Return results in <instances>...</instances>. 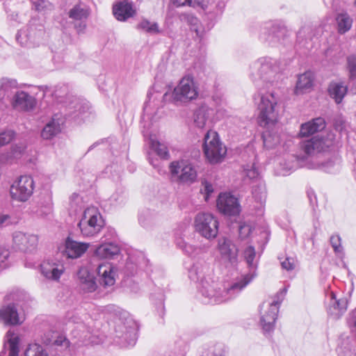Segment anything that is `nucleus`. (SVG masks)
I'll use <instances>...</instances> for the list:
<instances>
[{
	"label": "nucleus",
	"mask_w": 356,
	"mask_h": 356,
	"mask_svg": "<svg viewBox=\"0 0 356 356\" xmlns=\"http://www.w3.org/2000/svg\"><path fill=\"white\" fill-rule=\"evenodd\" d=\"M257 274L254 271L241 275L233 280L227 287L217 283L214 286V291L209 296L207 293L209 285L205 283L201 289L204 296V304H220L238 296L256 277Z\"/></svg>",
	"instance_id": "1"
},
{
	"label": "nucleus",
	"mask_w": 356,
	"mask_h": 356,
	"mask_svg": "<svg viewBox=\"0 0 356 356\" xmlns=\"http://www.w3.org/2000/svg\"><path fill=\"white\" fill-rule=\"evenodd\" d=\"M250 77L259 90L273 86L280 76L277 61L270 57L259 58L250 66Z\"/></svg>",
	"instance_id": "2"
},
{
	"label": "nucleus",
	"mask_w": 356,
	"mask_h": 356,
	"mask_svg": "<svg viewBox=\"0 0 356 356\" xmlns=\"http://www.w3.org/2000/svg\"><path fill=\"white\" fill-rule=\"evenodd\" d=\"M260 102L258 104V123L261 127H267L277 122L280 106L279 97L274 92H259Z\"/></svg>",
	"instance_id": "3"
},
{
	"label": "nucleus",
	"mask_w": 356,
	"mask_h": 356,
	"mask_svg": "<svg viewBox=\"0 0 356 356\" xmlns=\"http://www.w3.org/2000/svg\"><path fill=\"white\" fill-rule=\"evenodd\" d=\"M286 289H282L276 293L270 302H264L261 305L260 325L265 333L270 334L275 325L280 305L284 300Z\"/></svg>",
	"instance_id": "4"
},
{
	"label": "nucleus",
	"mask_w": 356,
	"mask_h": 356,
	"mask_svg": "<svg viewBox=\"0 0 356 356\" xmlns=\"http://www.w3.org/2000/svg\"><path fill=\"white\" fill-rule=\"evenodd\" d=\"M169 170L172 179L179 184L191 185L197 181V169L188 159L172 161L169 165Z\"/></svg>",
	"instance_id": "5"
},
{
	"label": "nucleus",
	"mask_w": 356,
	"mask_h": 356,
	"mask_svg": "<svg viewBox=\"0 0 356 356\" xmlns=\"http://www.w3.org/2000/svg\"><path fill=\"white\" fill-rule=\"evenodd\" d=\"M203 151L211 164L221 163L227 154L226 147L220 140L218 133L212 130H209L204 136Z\"/></svg>",
	"instance_id": "6"
},
{
	"label": "nucleus",
	"mask_w": 356,
	"mask_h": 356,
	"mask_svg": "<svg viewBox=\"0 0 356 356\" xmlns=\"http://www.w3.org/2000/svg\"><path fill=\"white\" fill-rule=\"evenodd\" d=\"M78 226L83 236L90 237L97 234L104 226L97 208L89 207L85 209Z\"/></svg>",
	"instance_id": "7"
},
{
	"label": "nucleus",
	"mask_w": 356,
	"mask_h": 356,
	"mask_svg": "<svg viewBox=\"0 0 356 356\" xmlns=\"http://www.w3.org/2000/svg\"><path fill=\"white\" fill-rule=\"evenodd\" d=\"M211 269L209 264L205 262H197L193 265L188 271L189 278L197 284V295L200 300L204 303V296L202 293V287L205 283L209 286L208 288V295L211 296V293L214 291V286L216 282L211 280L210 277Z\"/></svg>",
	"instance_id": "8"
},
{
	"label": "nucleus",
	"mask_w": 356,
	"mask_h": 356,
	"mask_svg": "<svg viewBox=\"0 0 356 356\" xmlns=\"http://www.w3.org/2000/svg\"><path fill=\"white\" fill-rule=\"evenodd\" d=\"M195 231L202 237L211 240L218 233L219 222L211 213L201 212L196 215L194 220Z\"/></svg>",
	"instance_id": "9"
},
{
	"label": "nucleus",
	"mask_w": 356,
	"mask_h": 356,
	"mask_svg": "<svg viewBox=\"0 0 356 356\" xmlns=\"http://www.w3.org/2000/svg\"><path fill=\"white\" fill-rule=\"evenodd\" d=\"M334 140V135L331 132L326 134H318L309 140L303 141L300 145V148L307 156H310L328 149L333 145Z\"/></svg>",
	"instance_id": "10"
},
{
	"label": "nucleus",
	"mask_w": 356,
	"mask_h": 356,
	"mask_svg": "<svg viewBox=\"0 0 356 356\" xmlns=\"http://www.w3.org/2000/svg\"><path fill=\"white\" fill-rule=\"evenodd\" d=\"M33 179L31 176L24 175L13 183L10 193L12 199L18 202H26L33 194Z\"/></svg>",
	"instance_id": "11"
},
{
	"label": "nucleus",
	"mask_w": 356,
	"mask_h": 356,
	"mask_svg": "<svg viewBox=\"0 0 356 356\" xmlns=\"http://www.w3.org/2000/svg\"><path fill=\"white\" fill-rule=\"evenodd\" d=\"M198 88L193 78L186 76L174 89L172 98L175 102H188L197 98Z\"/></svg>",
	"instance_id": "12"
},
{
	"label": "nucleus",
	"mask_w": 356,
	"mask_h": 356,
	"mask_svg": "<svg viewBox=\"0 0 356 356\" xmlns=\"http://www.w3.org/2000/svg\"><path fill=\"white\" fill-rule=\"evenodd\" d=\"M69 324H74L72 334L74 338L81 341L83 344H97L99 343V341L95 339L92 334L91 327L81 321L80 318L72 316L70 318Z\"/></svg>",
	"instance_id": "13"
},
{
	"label": "nucleus",
	"mask_w": 356,
	"mask_h": 356,
	"mask_svg": "<svg viewBox=\"0 0 356 356\" xmlns=\"http://www.w3.org/2000/svg\"><path fill=\"white\" fill-rule=\"evenodd\" d=\"M216 202L218 210L225 216H236L241 212L238 200L229 193H220Z\"/></svg>",
	"instance_id": "14"
},
{
	"label": "nucleus",
	"mask_w": 356,
	"mask_h": 356,
	"mask_svg": "<svg viewBox=\"0 0 356 356\" xmlns=\"http://www.w3.org/2000/svg\"><path fill=\"white\" fill-rule=\"evenodd\" d=\"M325 302L327 313L334 318H339L347 308L346 300L343 298L337 299L335 293L331 290H327L325 292Z\"/></svg>",
	"instance_id": "15"
},
{
	"label": "nucleus",
	"mask_w": 356,
	"mask_h": 356,
	"mask_svg": "<svg viewBox=\"0 0 356 356\" xmlns=\"http://www.w3.org/2000/svg\"><path fill=\"white\" fill-rule=\"evenodd\" d=\"M40 271L47 279L58 281L65 271L64 264L58 258L49 259L41 264Z\"/></svg>",
	"instance_id": "16"
},
{
	"label": "nucleus",
	"mask_w": 356,
	"mask_h": 356,
	"mask_svg": "<svg viewBox=\"0 0 356 356\" xmlns=\"http://www.w3.org/2000/svg\"><path fill=\"white\" fill-rule=\"evenodd\" d=\"M143 134L145 138H148L151 149L154 150L159 156L161 159H168L170 154L168 147L164 143L158 140L156 129L151 130L150 128L146 127L145 124Z\"/></svg>",
	"instance_id": "17"
},
{
	"label": "nucleus",
	"mask_w": 356,
	"mask_h": 356,
	"mask_svg": "<svg viewBox=\"0 0 356 356\" xmlns=\"http://www.w3.org/2000/svg\"><path fill=\"white\" fill-rule=\"evenodd\" d=\"M13 242L20 250L24 252H32L38 246V238L35 234L17 232L13 234Z\"/></svg>",
	"instance_id": "18"
},
{
	"label": "nucleus",
	"mask_w": 356,
	"mask_h": 356,
	"mask_svg": "<svg viewBox=\"0 0 356 356\" xmlns=\"http://www.w3.org/2000/svg\"><path fill=\"white\" fill-rule=\"evenodd\" d=\"M113 13L117 20L127 21L136 14L133 1L131 0H122L117 2L113 6Z\"/></svg>",
	"instance_id": "19"
},
{
	"label": "nucleus",
	"mask_w": 356,
	"mask_h": 356,
	"mask_svg": "<svg viewBox=\"0 0 356 356\" xmlns=\"http://www.w3.org/2000/svg\"><path fill=\"white\" fill-rule=\"evenodd\" d=\"M285 28L278 24H269L260 35V39L264 42L273 45L281 40L285 35Z\"/></svg>",
	"instance_id": "20"
},
{
	"label": "nucleus",
	"mask_w": 356,
	"mask_h": 356,
	"mask_svg": "<svg viewBox=\"0 0 356 356\" xmlns=\"http://www.w3.org/2000/svg\"><path fill=\"white\" fill-rule=\"evenodd\" d=\"M77 280L81 290L84 293L94 292L97 288L95 277L87 267L79 268L77 272Z\"/></svg>",
	"instance_id": "21"
},
{
	"label": "nucleus",
	"mask_w": 356,
	"mask_h": 356,
	"mask_svg": "<svg viewBox=\"0 0 356 356\" xmlns=\"http://www.w3.org/2000/svg\"><path fill=\"white\" fill-rule=\"evenodd\" d=\"M218 250L223 260L230 264H234L237 261L238 250L232 241L227 238L218 241Z\"/></svg>",
	"instance_id": "22"
},
{
	"label": "nucleus",
	"mask_w": 356,
	"mask_h": 356,
	"mask_svg": "<svg viewBox=\"0 0 356 356\" xmlns=\"http://www.w3.org/2000/svg\"><path fill=\"white\" fill-rule=\"evenodd\" d=\"M0 318L8 325H21L24 321L22 316H19L14 304L3 306L0 309Z\"/></svg>",
	"instance_id": "23"
},
{
	"label": "nucleus",
	"mask_w": 356,
	"mask_h": 356,
	"mask_svg": "<svg viewBox=\"0 0 356 356\" xmlns=\"http://www.w3.org/2000/svg\"><path fill=\"white\" fill-rule=\"evenodd\" d=\"M89 247L87 243L78 242L67 237L65 241L63 254L67 258L76 259L82 256Z\"/></svg>",
	"instance_id": "24"
},
{
	"label": "nucleus",
	"mask_w": 356,
	"mask_h": 356,
	"mask_svg": "<svg viewBox=\"0 0 356 356\" xmlns=\"http://www.w3.org/2000/svg\"><path fill=\"white\" fill-rule=\"evenodd\" d=\"M99 282L104 287L113 286L115 282L114 267L111 263H102L97 268Z\"/></svg>",
	"instance_id": "25"
},
{
	"label": "nucleus",
	"mask_w": 356,
	"mask_h": 356,
	"mask_svg": "<svg viewBox=\"0 0 356 356\" xmlns=\"http://www.w3.org/2000/svg\"><path fill=\"white\" fill-rule=\"evenodd\" d=\"M12 104L16 109L29 111L34 108L35 99L24 91H16Z\"/></svg>",
	"instance_id": "26"
},
{
	"label": "nucleus",
	"mask_w": 356,
	"mask_h": 356,
	"mask_svg": "<svg viewBox=\"0 0 356 356\" xmlns=\"http://www.w3.org/2000/svg\"><path fill=\"white\" fill-rule=\"evenodd\" d=\"M120 253V246L113 242H104L98 245L94 254L99 259H113Z\"/></svg>",
	"instance_id": "27"
},
{
	"label": "nucleus",
	"mask_w": 356,
	"mask_h": 356,
	"mask_svg": "<svg viewBox=\"0 0 356 356\" xmlns=\"http://www.w3.org/2000/svg\"><path fill=\"white\" fill-rule=\"evenodd\" d=\"M63 123L64 120L60 118L58 114L54 115L51 120L43 128L41 136L46 140L52 138L61 131Z\"/></svg>",
	"instance_id": "28"
},
{
	"label": "nucleus",
	"mask_w": 356,
	"mask_h": 356,
	"mask_svg": "<svg viewBox=\"0 0 356 356\" xmlns=\"http://www.w3.org/2000/svg\"><path fill=\"white\" fill-rule=\"evenodd\" d=\"M146 261L144 254L141 252L129 254L124 268V273L128 276L133 275L137 268L145 265Z\"/></svg>",
	"instance_id": "29"
},
{
	"label": "nucleus",
	"mask_w": 356,
	"mask_h": 356,
	"mask_svg": "<svg viewBox=\"0 0 356 356\" xmlns=\"http://www.w3.org/2000/svg\"><path fill=\"white\" fill-rule=\"evenodd\" d=\"M325 127V122L322 118H317L301 125L300 135L307 136L321 131Z\"/></svg>",
	"instance_id": "30"
},
{
	"label": "nucleus",
	"mask_w": 356,
	"mask_h": 356,
	"mask_svg": "<svg viewBox=\"0 0 356 356\" xmlns=\"http://www.w3.org/2000/svg\"><path fill=\"white\" fill-rule=\"evenodd\" d=\"M213 115V110L207 106L203 105L195 110L193 115V120L195 126L202 129L207 124L211 115Z\"/></svg>",
	"instance_id": "31"
},
{
	"label": "nucleus",
	"mask_w": 356,
	"mask_h": 356,
	"mask_svg": "<svg viewBox=\"0 0 356 356\" xmlns=\"http://www.w3.org/2000/svg\"><path fill=\"white\" fill-rule=\"evenodd\" d=\"M314 74L312 72L308 71L298 76L296 83L295 92L298 95L306 92L313 86Z\"/></svg>",
	"instance_id": "32"
},
{
	"label": "nucleus",
	"mask_w": 356,
	"mask_h": 356,
	"mask_svg": "<svg viewBox=\"0 0 356 356\" xmlns=\"http://www.w3.org/2000/svg\"><path fill=\"white\" fill-rule=\"evenodd\" d=\"M225 345L221 343L211 342L202 346L200 356H225Z\"/></svg>",
	"instance_id": "33"
},
{
	"label": "nucleus",
	"mask_w": 356,
	"mask_h": 356,
	"mask_svg": "<svg viewBox=\"0 0 356 356\" xmlns=\"http://www.w3.org/2000/svg\"><path fill=\"white\" fill-rule=\"evenodd\" d=\"M17 83L14 79L2 78L0 80V100L5 98L10 99L15 95V90L17 89Z\"/></svg>",
	"instance_id": "34"
},
{
	"label": "nucleus",
	"mask_w": 356,
	"mask_h": 356,
	"mask_svg": "<svg viewBox=\"0 0 356 356\" xmlns=\"http://www.w3.org/2000/svg\"><path fill=\"white\" fill-rule=\"evenodd\" d=\"M348 91L347 86L341 82L331 83L328 88L330 97L334 99L337 104L342 102Z\"/></svg>",
	"instance_id": "35"
},
{
	"label": "nucleus",
	"mask_w": 356,
	"mask_h": 356,
	"mask_svg": "<svg viewBox=\"0 0 356 356\" xmlns=\"http://www.w3.org/2000/svg\"><path fill=\"white\" fill-rule=\"evenodd\" d=\"M340 163V159L333 156L324 162L318 163V168L327 172H335L339 170Z\"/></svg>",
	"instance_id": "36"
},
{
	"label": "nucleus",
	"mask_w": 356,
	"mask_h": 356,
	"mask_svg": "<svg viewBox=\"0 0 356 356\" xmlns=\"http://www.w3.org/2000/svg\"><path fill=\"white\" fill-rule=\"evenodd\" d=\"M338 31L341 34L345 33L348 31L353 24V19L350 17L346 13H342L339 14L336 18Z\"/></svg>",
	"instance_id": "37"
},
{
	"label": "nucleus",
	"mask_w": 356,
	"mask_h": 356,
	"mask_svg": "<svg viewBox=\"0 0 356 356\" xmlns=\"http://www.w3.org/2000/svg\"><path fill=\"white\" fill-rule=\"evenodd\" d=\"M243 257L250 269L249 272L254 271L257 273V261L255 260L256 252L253 246H248L243 252Z\"/></svg>",
	"instance_id": "38"
},
{
	"label": "nucleus",
	"mask_w": 356,
	"mask_h": 356,
	"mask_svg": "<svg viewBox=\"0 0 356 356\" xmlns=\"http://www.w3.org/2000/svg\"><path fill=\"white\" fill-rule=\"evenodd\" d=\"M89 15L86 6L81 4L75 5L69 11V17L74 20H83L88 17Z\"/></svg>",
	"instance_id": "39"
},
{
	"label": "nucleus",
	"mask_w": 356,
	"mask_h": 356,
	"mask_svg": "<svg viewBox=\"0 0 356 356\" xmlns=\"http://www.w3.org/2000/svg\"><path fill=\"white\" fill-rule=\"evenodd\" d=\"M252 195L255 201L264 204L266 199V190L265 184L259 181V183L252 187Z\"/></svg>",
	"instance_id": "40"
},
{
	"label": "nucleus",
	"mask_w": 356,
	"mask_h": 356,
	"mask_svg": "<svg viewBox=\"0 0 356 356\" xmlns=\"http://www.w3.org/2000/svg\"><path fill=\"white\" fill-rule=\"evenodd\" d=\"M24 356H49V355L40 344L34 343L27 346Z\"/></svg>",
	"instance_id": "41"
},
{
	"label": "nucleus",
	"mask_w": 356,
	"mask_h": 356,
	"mask_svg": "<svg viewBox=\"0 0 356 356\" xmlns=\"http://www.w3.org/2000/svg\"><path fill=\"white\" fill-rule=\"evenodd\" d=\"M53 336L49 337V334H44L42 340L46 345H54L67 348L69 345V341L63 336H58L55 339H53Z\"/></svg>",
	"instance_id": "42"
},
{
	"label": "nucleus",
	"mask_w": 356,
	"mask_h": 356,
	"mask_svg": "<svg viewBox=\"0 0 356 356\" xmlns=\"http://www.w3.org/2000/svg\"><path fill=\"white\" fill-rule=\"evenodd\" d=\"M138 28L152 34L159 32L158 24L156 22H150L146 19L142 20L138 24Z\"/></svg>",
	"instance_id": "43"
},
{
	"label": "nucleus",
	"mask_w": 356,
	"mask_h": 356,
	"mask_svg": "<svg viewBox=\"0 0 356 356\" xmlns=\"http://www.w3.org/2000/svg\"><path fill=\"white\" fill-rule=\"evenodd\" d=\"M264 145L267 148H273L280 143V138L277 136H272L270 132H265L262 135Z\"/></svg>",
	"instance_id": "44"
},
{
	"label": "nucleus",
	"mask_w": 356,
	"mask_h": 356,
	"mask_svg": "<svg viewBox=\"0 0 356 356\" xmlns=\"http://www.w3.org/2000/svg\"><path fill=\"white\" fill-rule=\"evenodd\" d=\"M72 108H74V111H70L67 114V118L76 121L79 120L80 115L84 112L85 108L76 100Z\"/></svg>",
	"instance_id": "45"
},
{
	"label": "nucleus",
	"mask_w": 356,
	"mask_h": 356,
	"mask_svg": "<svg viewBox=\"0 0 356 356\" xmlns=\"http://www.w3.org/2000/svg\"><path fill=\"white\" fill-rule=\"evenodd\" d=\"M347 69L349 72L350 79H356V55H350L347 57Z\"/></svg>",
	"instance_id": "46"
},
{
	"label": "nucleus",
	"mask_w": 356,
	"mask_h": 356,
	"mask_svg": "<svg viewBox=\"0 0 356 356\" xmlns=\"http://www.w3.org/2000/svg\"><path fill=\"white\" fill-rule=\"evenodd\" d=\"M171 1L177 7L184 6H189L192 7L200 6L203 7L205 5V0H171Z\"/></svg>",
	"instance_id": "47"
},
{
	"label": "nucleus",
	"mask_w": 356,
	"mask_h": 356,
	"mask_svg": "<svg viewBox=\"0 0 356 356\" xmlns=\"http://www.w3.org/2000/svg\"><path fill=\"white\" fill-rule=\"evenodd\" d=\"M15 136V131L7 129L0 131V147L11 142Z\"/></svg>",
	"instance_id": "48"
},
{
	"label": "nucleus",
	"mask_w": 356,
	"mask_h": 356,
	"mask_svg": "<svg viewBox=\"0 0 356 356\" xmlns=\"http://www.w3.org/2000/svg\"><path fill=\"white\" fill-rule=\"evenodd\" d=\"M8 356H18L19 355V340L17 337H13L8 340Z\"/></svg>",
	"instance_id": "49"
},
{
	"label": "nucleus",
	"mask_w": 356,
	"mask_h": 356,
	"mask_svg": "<svg viewBox=\"0 0 356 356\" xmlns=\"http://www.w3.org/2000/svg\"><path fill=\"white\" fill-rule=\"evenodd\" d=\"M330 244L334 249L335 253L342 254L343 247L341 245V238L338 234L332 235L330 239Z\"/></svg>",
	"instance_id": "50"
},
{
	"label": "nucleus",
	"mask_w": 356,
	"mask_h": 356,
	"mask_svg": "<svg viewBox=\"0 0 356 356\" xmlns=\"http://www.w3.org/2000/svg\"><path fill=\"white\" fill-rule=\"evenodd\" d=\"M71 207L74 209L76 211L78 209H81L84 207L82 197L76 193H74L70 197Z\"/></svg>",
	"instance_id": "51"
},
{
	"label": "nucleus",
	"mask_w": 356,
	"mask_h": 356,
	"mask_svg": "<svg viewBox=\"0 0 356 356\" xmlns=\"http://www.w3.org/2000/svg\"><path fill=\"white\" fill-rule=\"evenodd\" d=\"M244 173L245 177L250 179H257L259 175L258 170L255 167L254 163H253L252 165H247L244 168Z\"/></svg>",
	"instance_id": "52"
},
{
	"label": "nucleus",
	"mask_w": 356,
	"mask_h": 356,
	"mask_svg": "<svg viewBox=\"0 0 356 356\" xmlns=\"http://www.w3.org/2000/svg\"><path fill=\"white\" fill-rule=\"evenodd\" d=\"M337 352L339 356H355L354 350L348 346V343L341 344L338 348Z\"/></svg>",
	"instance_id": "53"
},
{
	"label": "nucleus",
	"mask_w": 356,
	"mask_h": 356,
	"mask_svg": "<svg viewBox=\"0 0 356 356\" xmlns=\"http://www.w3.org/2000/svg\"><path fill=\"white\" fill-rule=\"evenodd\" d=\"M296 261L293 257H286L285 259L281 261L282 268L286 270H292L295 268Z\"/></svg>",
	"instance_id": "54"
},
{
	"label": "nucleus",
	"mask_w": 356,
	"mask_h": 356,
	"mask_svg": "<svg viewBox=\"0 0 356 356\" xmlns=\"http://www.w3.org/2000/svg\"><path fill=\"white\" fill-rule=\"evenodd\" d=\"M9 257V250L5 248H0V270L6 267V261Z\"/></svg>",
	"instance_id": "55"
},
{
	"label": "nucleus",
	"mask_w": 356,
	"mask_h": 356,
	"mask_svg": "<svg viewBox=\"0 0 356 356\" xmlns=\"http://www.w3.org/2000/svg\"><path fill=\"white\" fill-rule=\"evenodd\" d=\"M202 192L205 194L204 198L205 200L207 201L209 195L213 193V188L212 184L210 183L205 181L203 183V189H202Z\"/></svg>",
	"instance_id": "56"
},
{
	"label": "nucleus",
	"mask_w": 356,
	"mask_h": 356,
	"mask_svg": "<svg viewBox=\"0 0 356 356\" xmlns=\"http://www.w3.org/2000/svg\"><path fill=\"white\" fill-rule=\"evenodd\" d=\"M26 149V146L22 144H17L12 147V153L15 156L21 155Z\"/></svg>",
	"instance_id": "57"
},
{
	"label": "nucleus",
	"mask_w": 356,
	"mask_h": 356,
	"mask_svg": "<svg viewBox=\"0 0 356 356\" xmlns=\"http://www.w3.org/2000/svg\"><path fill=\"white\" fill-rule=\"evenodd\" d=\"M251 232V227L248 225H241L239 227V234L241 238L247 237Z\"/></svg>",
	"instance_id": "58"
},
{
	"label": "nucleus",
	"mask_w": 356,
	"mask_h": 356,
	"mask_svg": "<svg viewBox=\"0 0 356 356\" xmlns=\"http://www.w3.org/2000/svg\"><path fill=\"white\" fill-rule=\"evenodd\" d=\"M48 4L49 3L44 0H37L33 2L35 9L37 11H42V10H44L45 8H47Z\"/></svg>",
	"instance_id": "59"
},
{
	"label": "nucleus",
	"mask_w": 356,
	"mask_h": 356,
	"mask_svg": "<svg viewBox=\"0 0 356 356\" xmlns=\"http://www.w3.org/2000/svg\"><path fill=\"white\" fill-rule=\"evenodd\" d=\"M11 223V218L8 214H0V227L9 225Z\"/></svg>",
	"instance_id": "60"
},
{
	"label": "nucleus",
	"mask_w": 356,
	"mask_h": 356,
	"mask_svg": "<svg viewBox=\"0 0 356 356\" xmlns=\"http://www.w3.org/2000/svg\"><path fill=\"white\" fill-rule=\"evenodd\" d=\"M187 20H188V22L190 23L193 26L197 25V24L198 22L197 18L193 15H188Z\"/></svg>",
	"instance_id": "61"
},
{
	"label": "nucleus",
	"mask_w": 356,
	"mask_h": 356,
	"mask_svg": "<svg viewBox=\"0 0 356 356\" xmlns=\"http://www.w3.org/2000/svg\"><path fill=\"white\" fill-rule=\"evenodd\" d=\"M309 30H310V28H309V27H304V28H302V29H300V30L299 31V32L298 33V38H302V37L303 36V35H304L305 33L308 32Z\"/></svg>",
	"instance_id": "62"
},
{
	"label": "nucleus",
	"mask_w": 356,
	"mask_h": 356,
	"mask_svg": "<svg viewBox=\"0 0 356 356\" xmlns=\"http://www.w3.org/2000/svg\"><path fill=\"white\" fill-rule=\"evenodd\" d=\"M149 163L154 167V168H159V161L158 159H153L150 157L149 158Z\"/></svg>",
	"instance_id": "63"
},
{
	"label": "nucleus",
	"mask_w": 356,
	"mask_h": 356,
	"mask_svg": "<svg viewBox=\"0 0 356 356\" xmlns=\"http://www.w3.org/2000/svg\"><path fill=\"white\" fill-rule=\"evenodd\" d=\"M136 333H134L131 335V337L129 341H127V346H133L136 343Z\"/></svg>",
	"instance_id": "64"
}]
</instances>
